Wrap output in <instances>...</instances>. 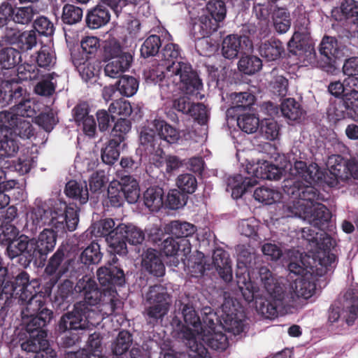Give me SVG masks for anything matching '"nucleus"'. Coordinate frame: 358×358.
I'll return each instance as SVG.
<instances>
[{"instance_id": "obj_45", "label": "nucleus", "mask_w": 358, "mask_h": 358, "mask_svg": "<svg viewBox=\"0 0 358 358\" xmlns=\"http://www.w3.org/2000/svg\"><path fill=\"white\" fill-rule=\"evenodd\" d=\"M66 195L78 201L80 204H85L89 199V192L85 182L81 183L76 180L69 181L64 189Z\"/></svg>"}, {"instance_id": "obj_30", "label": "nucleus", "mask_w": 358, "mask_h": 358, "mask_svg": "<svg viewBox=\"0 0 358 358\" xmlns=\"http://www.w3.org/2000/svg\"><path fill=\"white\" fill-rule=\"evenodd\" d=\"M306 217L314 228L322 231L329 229L331 213L324 205L317 203L316 207L307 213Z\"/></svg>"}, {"instance_id": "obj_36", "label": "nucleus", "mask_w": 358, "mask_h": 358, "mask_svg": "<svg viewBox=\"0 0 358 358\" xmlns=\"http://www.w3.org/2000/svg\"><path fill=\"white\" fill-rule=\"evenodd\" d=\"M164 231L167 234L175 236L178 240L187 239V238L194 234L196 231V227L193 224L187 222L173 220L165 225Z\"/></svg>"}, {"instance_id": "obj_59", "label": "nucleus", "mask_w": 358, "mask_h": 358, "mask_svg": "<svg viewBox=\"0 0 358 358\" xmlns=\"http://www.w3.org/2000/svg\"><path fill=\"white\" fill-rule=\"evenodd\" d=\"M162 45V39L159 36L156 34L149 36L141 46V56L143 58L156 56L159 53Z\"/></svg>"}, {"instance_id": "obj_11", "label": "nucleus", "mask_w": 358, "mask_h": 358, "mask_svg": "<svg viewBox=\"0 0 358 358\" xmlns=\"http://www.w3.org/2000/svg\"><path fill=\"white\" fill-rule=\"evenodd\" d=\"M112 218H106L94 223L91 227L86 231V236L89 234L96 237H106V240L108 243L111 250L116 254L120 255H126L128 250L125 247L124 243L119 241L117 227Z\"/></svg>"}, {"instance_id": "obj_8", "label": "nucleus", "mask_w": 358, "mask_h": 358, "mask_svg": "<svg viewBox=\"0 0 358 358\" xmlns=\"http://www.w3.org/2000/svg\"><path fill=\"white\" fill-rule=\"evenodd\" d=\"M327 114L336 122L345 119L358 122V85L354 86L341 99L331 103Z\"/></svg>"}, {"instance_id": "obj_3", "label": "nucleus", "mask_w": 358, "mask_h": 358, "mask_svg": "<svg viewBox=\"0 0 358 358\" xmlns=\"http://www.w3.org/2000/svg\"><path fill=\"white\" fill-rule=\"evenodd\" d=\"M75 291L83 295V300L76 302L71 311L61 317L56 327L59 334L89 329L92 324L90 320L97 313L94 307L101 301V292L95 280L83 276L77 282Z\"/></svg>"}, {"instance_id": "obj_46", "label": "nucleus", "mask_w": 358, "mask_h": 358, "mask_svg": "<svg viewBox=\"0 0 358 358\" xmlns=\"http://www.w3.org/2000/svg\"><path fill=\"white\" fill-rule=\"evenodd\" d=\"M120 188L124 200L129 203H135L140 196V189L137 181L130 176L121 179Z\"/></svg>"}, {"instance_id": "obj_39", "label": "nucleus", "mask_w": 358, "mask_h": 358, "mask_svg": "<svg viewBox=\"0 0 358 358\" xmlns=\"http://www.w3.org/2000/svg\"><path fill=\"white\" fill-rule=\"evenodd\" d=\"M164 189L159 186L148 187L143 193V203L150 211L158 212L164 206Z\"/></svg>"}, {"instance_id": "obj_14", "label": "nucleus", "mask_w": 358, "mask_h": 358, "mask_svg": "<svg viewBox=\"0 0 358 358\" xmlns=\"http://www.w3.org/2000/svg\"><path fill=\"white\" fill-rule=\"evenodd\" d=\"M59 232L53 229H44L37 238H31L30 250L35 264H44L48 255L55 248Z\"/></svg>"}, {"instance_id": "obj_57", "label": "nucleus", "mask_w": 358, "mask_h": 358, "mask_svg": "<svg viewBox=\"0 0 358 358\" xmlns=\"http://www.w3.org/2000/svg\"><path fill=\"white\" fill-rule=\"evenodd\" d=\"M237 125L246 134H253L259 128L260 121L254 113H243L237 114Z\"/></svg>"}, {"instance_id": "obj_21", "label": "nucleus", "mask_w": 358, "mask_h": 358, "mask_svg": "<svg viewBox=\"0 0 358 358\" xmlns=\"http://www.w3.org/2000/svg\"><path fill=\"white\" fill-rule=\"evenodd\" d=\"M220 324L227 332L234 335L242 333L245 327V315L242 310L234 307H227V303L222 305V314Z\"/></svg>"}, {"instance_id": "obj_35", "label": "nucleus", "mask_w": 358, "mask_h": 358, "mask_svg": "<svg viewBox=\"0 0 358 358\" xmlns=\"http://www.w3.org/2000/svg\"><path fill=\"white\" fill-rule=\"evenodd\" d=\"M73 282L70 280H65L57 288L52 299L53 307L59 310H65L68 308L70 299L73 293Z\"/></svg>"}, {"instance_id": "obj_16", "label": "nucleus", "mask_w": 358, "mask_h": 358, "mask_svg": "<svg viewBox=\"0 0 358 358\" xmlns=\"http://www.w3.org/2000/svg\"><path fill=\"white\" fill-rule=\"evenodd\" d=\"M305 185L302 181L287 180L284 182L283 191L293 199L303 200L310 203H319L324 201V195L318 189L311 185Z\"/></svg>"}, {"instance_id": "obj_61", "label": "nucleus", "mask_w": 358, "mask_h": 358, "mask_svg": "<svg viewBox=\"0 0 358 358\" xmlns=\"http://www.w3.org/2000/svg\"><path fill=\"white\" fill-rule=\"evenodd\" d=\"M133 342L132 335L128 331L119 332L115 341L112 343V352L116 356H120L127 352Z\"/></svg>"}, {"instance_id": "obj_28", "label": "nucleus", "mask_w": 358, "mask_h": 358, "mask_svg": "<svg viewBox=\"0 0 358 358\" xmlns=\"http://www.w3.org/2000/svg\"><path fill=\"white\" fill-rule=\"evenodd\" d=\"M257 50L259 55L266 62H274L281 58L285 52V48L279 39L272 38L261 42Z\"/></svg>"}, {"instance_id": "obj_49", "label": "nucleus", "mask_w": 358, "mask_h": 358, "mask_svg": "<svg viewBox=\"0 0 358 358\" xmlns=\"http://www.w3.org/2000/svg\"><path fill=\"white\" fill-rule=\"evenodd\" d=\"M27 334L26 339L21 343V348L24 351L36 353L49 343L47 339V331H41V334Z\"/></svg>"}, {"instance_id": "obj_53", "label": "nucleus", "mask_w": 358, "mask_h": 358, "mask_svg": "<svg viewBox=\"0 0 358 358\" xmlns=\"http://www.w3.org/2000/svg\"><path fill=\"white\" fill-rule=\"evenodd\" d=\"M125 55H131L123 50L122 45L117 39L112 38L105 41L103 48V57L104 60L120 59L124 58Z\"/></svg>"}, {"instance_id": "obj_13", "label": "nucleus", "mask_w": 358, "mask_h": 358, "mask_svg": "<svg viewBox=\"0 0 358 358\" xmlns=\"http://www.w3.org/2000/svg\"><path fill=\"white\" fill-rule=\"evenodd\" d=\"M97 279L103 287L101 296H106L108 293L109 296H115L117 294L116 287H122L125 283L124 272L120 266L110 264H106L100 267L96 271Z\"/></svg>"}, {"instance_id": "obj_25", "label": "nucleus", "mask_w": 358, "mask_h": 358, "mask_svg": "<svg viewBox=\"0 0 358 358\" xmlns=\"http://www.w3.org/2000/svg\"><path fill=\"white\" fill-rule=\"evenodd\" d=\"M142 266L143 269L155 277H162L165 274V266L159 252L148 248L142 255Z\"/></svg>"}, {"instance_id": "obj_6", "label": "nucleus", "mask_w": 358, "mask_h": 358, "mask_svg": "<svg viewBox=\"0 0 358 358\" xmlns=\"http://www.w3.org/2000/svg\"><path fill=\"white\" fill-rule=\"evenodd\" d=\"M171 306V297L166 288L161 285L150 287L143 315L149 325H155L168 314Z\"/></svg>"}, {"instance_id": "obj_32", "label": "nucleus", "mask_w": 358, "mask_h": 358, "mask_svg": "<svg viewBox=\"0 0 358 358\" xmlns=\"http://www.w3.org/2000/svg\"><path fill=\"white\" fill-rule=\"evenodd\" d=\"M117 231L119 241H122L127 248V243L136 245L142 243L145 239V233L132 224H119L117 226Z\"/></svg>"}, {"instance_id": "obj_23", "label": "nucleus", "mask_w": 358, "mask_h": 358, "mask_svg": "<svg viewBox=\"0 0 358 358\" xmlns=\"http://www.w3.org/2000/svg\"><path fill=\"white\" fill-rule=\"evenodd\" d=\"M190 326L184 325L181 329L182 337L185 345L189 350V358H211L208 349L204 345L198 342L196 338V332L189 328Z\"/></svg>"}, {"instance_id": "obj_29", "label": "nucleus", "mask_w": 358, "mask_h": 358, "mask_svg": "<svg viewBox=\"0 0 358 358\" xmlns=\"http://www.w3.org/2000/svg\"><path fill=\"white\" fill-rule=\"evenodd\" d=\"M213 263L219 276L226 282L231 281L233 278L232 268L229 254L221 248L214 250L213 254Z\"/></svg>"}, {"instance_id": "obj_26", "label": "nucleus", "mask_w": 358, "mask_h": 358, "mask_svg": "<svg viewBox=\"0 0 358 358\" xmlns=\"http://www.w3.org/2000/svg\"><path fill=\"white\" fill-rule=\"evenodd\" d=\"M35 15V10L31 6L13 8L8 3H1V16L8 17L15 23L28 24L31 22Z\"/></svg>"}, {"instance_id": "obj_20", "label": "nucleus", "mask_w": 358, "mask_h": 358, "mask_svg": "<svg viewBox=\"0 0 358 358\" xmlns=\"http://www.w3.org/2000/svg\"><path fill=\"white\" fill-rule=\"evenodd\" d=\"M252 47V41L248 37L230 34L222 41V53L225 58L231 59L236 57L238 53L250 51Z\"/></svg>"}, {"instance_id": "obj_47", "label": "nucleus", "mask_w": 358, "mask_h": 358, "mask_svg": "<svg viewBox=\"0 0 358 358\" xmlns=\"http://www.w3.org/2000/svg\"><path fill=\"white\" fill-rule=\"evenodd\" d=\"M17 24L8 17L1 16V41L13 45L17 43L20 35Z\"/></svg>"}, {"instance_id": "obj_27", "label": "nucleus", "mask_w": 358, "mask_h": 358, "mask_svg": "<svg viewBox=\"0 0 358 358\" xmlns=\"http://www.w3.org/2000/svg\"><path fill=\"white\" fill-rule=\"evenodd\" d=\"M257 184V180L251 177H243L241 174L230 176L227 180V188L231 190V196L238 199Z\"/></svg>"}, {"instance_id": "obj_9", "label": "nucleus", "mask_w": 358, "mask_h": 358, "mask_svg": "<svg viewBox=\"0 0 358 358\" xmlns=\"http://www.w3.org/2000/svg\"><path fill=\"white\" fill-rule=\"evenodd\" d=\"M292 171H294V173L296 176L310 184L323 182L329 187H334L338 186L341 181V179L334 174L330 169L324 172L315 163L308 166L305 162L296 161Z\"/></svg>"}, {"instance_id": "obj_55", "label": "nucleus", "mask_w": 358, "mask_h": 358, "mask_svg": "<svg viewBox=\"0 0 358 358\" xmlns=\"http://www.w3.org/2000/svg\"><path fill=\"white\" fill-rule=\"evenodd\" d=\"M282 115L292 121H297L303 114V110L299 103L293 98L285 99L280 106Z\"/></svg>"}, {"instance_id": "obj_24", "label": "nucleus", "mask_w": 358, "mask_h": 358, "mask_svg": "<svg viewBox=\"0 0 358 358\" xmlns=\"http://www.w3.org/2000/svg\"><path fill=\"white\" fill-rule=\"evenodd\" d=\"M53 317L50 309H43L41 315L22 316V322L27 334H41V331H47L45 327Z\"/></svg>"}, {"instance_id": "obj_33", "label": "nucleus", "mask_w": 358, "mask_h": 358, "mask_svg": "<svg viewBox=\"0 0 358 358\" xmlns=\"http://www.w3.org/2000/svg\"><path fill=\"white\" fill-rule=\"evenodd\" d=\"M343 297V317L348 326H352L358 319V296L350 289L345 293Z\"/></svg>"}, {"instance_id": "obj_41", "label": "nucleus", "mask_w": 358, "mask_h": 358, "mask_svg": "<svg viewBox=\"0 0 358 358\" xmlns=\"http://www.w3.org/2000/svg\"><path fill=\"white\" fill-rule=\"evenodd\" d=\"M155 128L151 129L148 127L143 128L140 133L139 140L144 150L150 154L154 153V151L163 153V149L161 148V143Z\"/></svg>"}, {"instance_id": "obj_2", "label": "nucleus", "mask_w": 358, "mask_h": 358, "mask_svg": "<svg viewBox=\"0 0 358 358\" xmlns=\"http://www.w3.org/2000/svg\"><path fill=\"white\" fill-rule=\"evenodd\" d=\"M1 300H5L1 306V313L13 303H25L21 315L24 317L41 315L45 306V299L39 293L40 284L37 280H29L25 271H21L16 277L7 275L8 269L1 266Z\"/></svg>"}, {"instance_id": "obj_18", "label": "nucleus", "mask_w": 358, "mask_h": 358, "mask_svg": "<svg viewBox=\"0 0 358 358\" xmlns=\"http://www.w3.org/2000/svg\"><path fill=\"white\" fill-rule=\"evenodd\" d=\"M30 243L31 239L27 236L21 234L19 238L4 245L5 255L10 259L18 258L17 262L26 268L33 262Z\"/></svg>"}, {"instance_id": "obj_5", "label": "nucleus", "mask_w": 358, "mask_h": 358, "mask_svg": "<svg viewBox=\"0 0 358 358\" xmlns=\"http://www.w3.org/2000/svg\"><path fill=\"white\" fill-rule=\"evenodd\" d=\"M169 83L172 84V93L177 87L184 94L197 95L203 88V83L192 64L186 61H173L166 66Z\"/></svg>"}, {"instance_id": "obj_38", "label": "nucleus", "mask_w": 358, "mask_h": 358, "mask_svg": "<svg viewBox=\"0 0 358 358\" xmlns=\"http://www.w3.org/2000/svg\"><path fill=\"white\" fill-rule=\"evenodd\" d=\"M319 50L321 55L326 58L328 64H332L336 59L343 56L336 38L332 36H324L320 44Z\"/></svg>"}, {"instance_id": "obj_63", "label": "nucleus", "mask_w": 358, "mask_h": 358, "mask_svg": "<svg viewBox=\"0 0 358 358\" xmlns=\"http://www.w3.org/2000/svg\"><path fill=\"white\" fill-rule=\"evenodd\" d=\"M208 335H205L203 340L211 349L217 351H224L229 346L227 336L220 331H208Z\"/></svg>"}, {"instance_id": "obj_43", "label": "nucleus", "mask_w": 358, "mask_h": 358, "mask_svg": "<svg viewBox=\"0 0 358 358\" xmlns=\"http://www.w3.org/2000/svg\"><path fill=\"white\" fill-rule=\"evenodd\" d=\"M254 178L263 180H278L282 176V170L268 161L259 162L253 170Z\"/></svg>"}, {"instance_id": "obj_4", "label": "nucleus", "mask_w": 358, "mask_h": 358, "mask_svg": "<svg viewBox=\"0 0 358 358\" xmlns=\"http://www.w3.org/2000/svg\"><path fill=\"white\" fill-rule=\"evenodd\" d=\"M79 208L76 205L59 201L53 208L45 209L38 207L31 215L33 222L36 226H51L61 233L76 230L79 222Z\"/></svg>"}, {"instance_id": "obj_64", "label": "nucleus", "mask_w": 358, "mask_h": 358, "mask_svg": "<svg viewBox=\"0 0 358 358\" xmlns=\"http://www.w3.org/2000/svg\"><path fill=\"white\" fill-rule=\"evenodd\" d=\"M56 77H58V75L55 72L44 75L42 80L36 85L34 92L44 96L52 95L56 89V84L52 82V80Z\"/></svg>"}, {"instance_id": "obj_51", "label": "nucleus", "mask_w": 358, "mask_h": 358, "mask_svg": "<svg viewBox=\"0 0 358 358\" xmlns=\"http://www.w3.org/2000/svg\"><path fill=\"white\" fill-rule=\"evenodd\" d=\"M331 164L330 170L336 174L342 182L349 179V169L352 159L344 158L340 155H333L329 159Z\"/></svg>"}, {"instance_id": "obj_62", "label": "nucleus", "mask_w": 358, "mask_h": 358, "mask_svg": "<svg viewBox=\"0 0 358 358\" xmlns=\"http://www.w3.org/2000/svg\"><path fill=\"white\" fill-rule=\"evenodd\" d=\"M180 308L185 325L194 327L197 332H199V330L202 331L201 320L193 306L189 303H181Z\"/></svg>"}, {"instance_id": "obj_52", "label": "nucleus", "mask_w": 358, "mask_h": 358, "mask_svg": "<svg viewBox=\"0 0 358 358\" xmlns=\"http://www.w3.org/2000/svg\"><path fill=\"white\" fill-rule=\"evenodd\" d=\"M273 23L276 32L280 34L286 33L291 27V18L289 10L285 8H278L273 13Z\"/></svg>"}, {"instance_id": "obj_50", "label": "nucleus", "mask_w": 358, "mask_h": 358, "mask_svg": "<svg viewBox=\"0 0 358 358\" xmlns=\"http://www.w3.org/2000/svg\"><path fill=\"white\" fill-rule=\"evenodd\" d=\"M4 113H8L9 115H15L16 117L24 118L34 117L36 112L33 107V103L31 100L26 98V95L22 97V100L19 101L15 106H12L9 111L1 110V115H4Z\"/></svg>"}, {"instance_id": "obj_54", "label": "nucleus", "mask_w": 358, "mask_h": 358, "mask_svg": "<svg viewBox=\"0 0 358 358\" xmlns=\"http://www.w3.org/2000/svg\"><path fill=\"white\" fill-rule=\"evenodd\" d=\"M354 86H358V78L357 77L348 78L344 80L343 83L339 80L331 82L328 86V91L334 96L341 99Z\"/></svg>"}, {"instance_id": "obj_58", "label": "nucleus", "mask_w": 358, "mask_h": 358, "mask_svg": "<svg viewBox=\"0 0 358 358\" xmlns=\"http://www.w3.org/2000/svg\"><path fill=\"white\" fill-rule=\"evenodd\" d=\"M131 129V122L127 118H118L114 122V125L110 133V138L122 143Z\"/></svg>"}, {"instance_id": "obj_17", "label": "nucleus", "mask_w": 358, "mask_h": 358, "mask_svg": "<svg viewBox=\"0 0 358 358\" xmlns=\"http://www.w3.org/2000/svg\"><path fill=\"white\" fill-rule=\"evenodd\" d=\"M159 249L162 254L171 259V265L178 266L191 252L192 246L188 239L178 240L173 237H167L161 243Z\"/></svg>"}, {"instance_id": "obj_48", "label": "nucleus", "mask_w": 358, "mask_h": 358, "mask_svg": "<svg viewBox=\"0 0 358 358\" xmlns=\"http://www.w3.org/2000/svg\"><path fill=\"white\" fill-rule=\"evenodd\" d=\"M292 289L297 298L308 299L310 298L316 289L315 283L308 278H297L292 285Z\"/></svg>"}, {"instance_id": "obj_40", "label": "nucleus", "mask_w": 358, "mask_h": 358, "mask_svg": "<svg viewBox=\"0 0 358 358\" xmlns=\"http://www.w3.org/2000/svg\"><path fill=\"white\" fill-rule=\"evenodd\" d=\"M158 134L159 142L164 141L168 144L176 143L180 139V132L166 121L155 119L152 123Z\"/></svg>"}, {"instance_id": "obj_7", "label": "nucleus", "mask_w": 358, "mask_h": 358, "mask_svg": "<svg viewBox=\"0 0 358 358\" xmlns=\"http://www.w3.org/2000/svg\"><path fill=\"white\" fill-rule=\"evenodd\" d=\"M73 262V259L68 255L66 248L59 246L50 257L45 268L44 272L49 277L45 293L50 294L51 288L57 283L62 276H68V273Z\"/></svg>"}, {"instance_id": "obj_42", "label": "nucleus", "mask_w": 358, "mask_h": 358, "mask_svg": "<svg viewBox=\"0 0 358 358\" xmlns=\"http://www.w3.org/2000/svg\"><path fill=\"white\" fill-rule=\"evenodd\" d=\"M230 99L231 101L230 110L236 115L250 110L256 100L255 96L248 92L232 93L230 95Z\"/></svg>"}, {"instance_id": "obj_37", "label": "nucleus", "mask_w": 358, "mask_h": 358, "mask_svg": "<svg viewBox=\"0 0 358 358\" xmlns=\"http://www.w3.org/2000/svg\"><path fill=\"white\" fill-rule=\"evenodd\" d=\"M310 257H301L297 261H291L288 264V270L289 274L299 276L298 278H304L308 274H315L318 276L317 269H319V264L313 262H310Z\"/></svg>"}, {"instance_id": "obj_31", "label": "nucleus", "mask_w": 358, "mask_h": 358, "mask_svg": "<svg viewBox=\"0 0 358 358\" xmlns=\"http://www.w3.org/2000/svg\"><path fill=\"white\" fill-rule=\"evenodd\" d=\"M110 20V13L107 7L100 2L87 11L85 21L87 26L92 29L106 25Z\"/></svg>"}, {"instance_id": "obj_56", "label": "nucleus", "mask_w": 358, "mask_h": 358, "mask_svg": "<svg viewBox=\"0 0 358 358\" xmlns=\"http://www.w3.org/2000/svg\"><path fill=\"white\" fill-rule=\"evenodd\" d=\"M21 59L20 52L13 48L1 49V70H10L11 73L16 74L15 67L19 64Z\"/></svg>"}, {"instance_id": "obj_15", "label": "nucleus", "mask_w": 358, "mask_h": 358, "mask_svg": "<svg viewBox=\"0 0 358 358\" xmlns=\"http://www.w3.org/2000/svg\"><path fill=\"white\" fill-rule=\"evenodd\" d=\"M31 159L29 157L18 158L17 160L8 159L1 164V173L4 181L1 182V193L13 189L18 182L10 173L20 176L29 173L31 169Z\"/></svg>"}, {"instance_id": "obj_44", "label": "nucleus", "mask_w": 358, "mask_h": 358, "mask_svg": "<svg viewBox=\"0 0 358 358\" xmlns=\"http://www.w3.org/2000/svg\"><path fill=\"white\" fill-rule=\"evenodd\" d=\"M132 61V55H125L124 58L120 59H110L104 67V73L112 78H120L130 68Z\"/></svg>"}, {"instance_id": "obj_34", "label": "nucleus", "mask_w": 358, "mask_h": 358, "mask_svg": "<svg viewBox=\"0 0 358 358\" xmlns=\"http://www.w3.org/2000/svg\"><path fill=\"white\" fill-rule=\"evenodd\" d=\"M147 83L158 84L161 94L164 96H169L172 94V84L169 83L166 73V66L163 70L159 66L149 70L145 76Z\"/></svg>"}, {"instance_id": "obj_19", "label": "nucleus", "mask_w": 358, "mask_h": 358, "mask_svg": "<svg viewBox=\"0 0 358 358\" xmlns=\"http://www.w3.org/2000/svg\"><path fill=\"white\" fill-rule=\"evenodd\" d=\"M10 131V134L17 138H30L34 135V129L30 122L15 115L4 113L1 115V134Z\"/></svg>"}, {"instance_id": "obj_12", "label": "nucleus", "mask_w": 358, "mask_h": 358, "mask_svg": "<svg viewBox=\"0 0 358 358\" xmlns=\"http://www.w3.org/2000/svg\"><path fill=\"white\" fill-rule=\"evenodd\" d=\"M320 231V238L316 243L314 248L317 250V254L311 260L315 263H317L320 266L317 269L318 276L322 277L328 272L332 271L336 266L337 257L330 252L331 248L333 247V239L325 231Z\"/></svg>"}, {"instance_id": "obj_22", "label": "nucleus", "mask_w": 358, "mask_h": 358, "mask_svg": "<svg viewBox=\"0 0 358 358\" xmlns=\"http://www.w3.org/2000/svg\"><path fill=\"white\" fill-rule=\"evenodd\" d=\"M27 94V90L21 85L18 80L17 75L9 80L1 78V108L15 104L22 100V97Z\"/></svg>"}, {"instance_id": "obj_10", "label": "nucleus", "mask_w": 358, "mask_h": 358, "mask_svg": "<svg viewBox=\"0 0 358 358\" xmlns=\"http://www.w3.org/2000/svg\"><path fill=\"white\" fill-rule=\"evenodd\" d=\"M220 27V23L215 19L203 15L194 22L191 31L192 37L196 43V48H199L204 53L213 50L215 43L210 36L216 32Z\"/></svg>"}, {"instance_id": "obj_60", "label": "nucleus", "mask_w": 358, "mask_h": 358, "mask_svg": "<svg viewBox=\"0 0 358 358\" xmlns=\"http://www.w3.org/2000/svg\"><path fill=\"white\" fill-rule=\"evenodd\" d=\"M262 67V61L255 55L242 56L238 63V70L247 75H252Z\"/></svg>"}, {"instance_id": "obj_1", "label": "nucleus", "mask_w": 358, "mask_h": 358, "mask_svg": "<svg viewBox=\"0 0 358 358\" xmlns=\"http://www.w3.org/2000/svg\"><path fill=\"white\" fill-rule=\"evenodd\" d=\"M236 276L238 290L246 302L255 301L257 312L266 318L278 316V308L285 298L287 287L266 266L259 268V278L267 297L258 294L259 291L250 280L249 273L236 271Z\"/></svg>"}]
</instances>
